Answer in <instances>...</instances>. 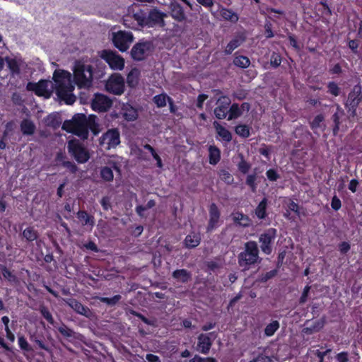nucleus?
<instances>
[{
  "label": "nucleus",
  "instance_id": "35",
  "mask_svg": "<svg viewBox=\"0 0 362 362\" xmlns=\"http://www.w3.org/2000/svg\"><path fill=\"white\" fill-rule=\"evenodd\" d=\"M170 100L171 98L164 93L156 95L153 98V101L158 107H165L166 105L167 101L170 103Z\"/></svg>",
  "mask_w": 362,
  "mask_h": 362
},
{
  "label": "nucleus",
  "instance_id": "12",
  "mask_svg": "<svg viewBox=\"0 0 362 362\" xmlns=\"http://www.w3.org/2000/svg\"><path fill=\"white\" fill-rule=\"evenodd\" d=\"M151 49V44L150 42H139L132 47L131 54L134 59L140 61L149 54Z\"/></svg>",
  "mask_w": 362,
  "mask_h": 362
},
{
  "label": "nucleus",
  "instance_id": "3",
  "mask_svg": "<svg viewBox=\"0 0 362 362\" xmlns=\"http://www.w3.org/2000/svg\"><path fill=\"white\" fill-rule=\"evenodd\" d=\"M259 250L257 245L254 241L247 242L245 245V250L238 256L239 265L244 269H247L249 266L255 264L259 259Z\"/></svg>",
  "mask_w": 362,
  "mask_h": 362
},
{
  "label": "nucleus",
  "instance_id": "29",
  "mask_svg": "<svg viewBox=\"0 0 362 362\" xmlns=\"http://www.w3.org/2000/svg\"><path fill=\"white\" fill-rule=\"evenodd\" d=\"M213 125L216 129V133L220 137H221L223 140L226 141H230L232 139L230 132L224 127L221 125L218 122H214Z\"/></svg>",
  "mask_w": 362,
  "mask_h": 362
},
{
  "label": "nucleus",
  "instance_id": "56",
  "mask_svg": "<svg viewBox=\"0 0 362 362\" xmlns=\"http://www.w3.org/2000/svg\"><path fill=\"white\" fill-rule=\"evenodd\" d=\"M255 176L253 175H249L247 177L246 183L252 189V191L255 190Z\"/></svg>",
  "mask_w": 362,
  "mask_h": 362
},
{
  "label": "nucleus",
  "instance_id": "55",
  "mask_svg": "<svg viewBox=\"0 0 362 362\" xmlns=\"http://www.w3.org/2000/svg\"><path fill=\"white\" fill-rule=\"evenodd\" d=\"M250 167V165L243 160H242L238 164L239 170L243 173H246L249 170Z\"/></svg>",
  "mask_w": 362,
  "mask_h": 362
},
{
  "label": "nucleus",
  "instance_id": "48",
  "mask_svg": "<svg viewBox=\"0 0 362 362\" xmlns=\"http://www.w3.org/2000/svg\"><path fill=\"white\" fill-rule=\"evenodd\" d=\"M344 110L339 107V105H337V112L333 115L332 119L335 124V128H339V119L343 115Z\"/></svg>",
  "mask_w": 362,
  "mask_h": 362
},
{
  "label": "nucleus",
  "instance_id": "6",
  "mask_svg": "<svg viewBox=\"0 0 362 362\" xmlns=\"http://www.w3.org/2000/svg\"><path fill=\"white\" fill-rule=\"evenodd\" d=\"M99 144L105 150L115 148L120 144L119 132L115 129L108 130L99 139Z\"/></svg>",
  "mask_w": 362,
  "mask_h": 362
},
{
  "label": "nucleus",
  "instance_id": "38",
  "mask_svg": "<svg viewBox=\"0 0 362 362\" xmlns=\"http://www.w3.org/2000/svg\"><path fill=\"white\" fill-rule=\"evenodd\" d=\"M173 277L182 282H186L189 279V274L185 269H178L173 272Z\"/></svg>",
  "mask_w": 362,
  "mask_h": 362
},
{
  "label": "nucleus",
  "instance_id": "34",
  "mask_svg": "<svg viewBox=\"0 0 362 362\" xmlns=\"http://www.w3.org/2000/svg\"><path fill=\"white\" fill-rule=\"evenodd\" d=\"M134 19L138 23L139 25H148V18L144 11H139L134 13Z\"/></svg>",
  "mask_w": 362,
  "mask_h": 362
},
{
  "label": "nucleus",
  "instance_id": "59",
  "mask_svg": "<svg viewBox=\"0 0 362 362\" xmlns=\"http://www.w3.org/2000/svg\"><path fill=\"white\" fill-rule=\"evenodd\" d=\"M48 125L52 126L53 127H57L59 125V122L57 120V117L54 116L49 115L47 118Z\"/></svg>",
  "mask_w": 362,
  "mask_h": 362
},
{
  "label": "nucleus",
  "instance_id": "14",
  "mask_svg": "<svg viewBox=\"0 0 362 362\" xmlns=\"http://www.w3.org/2000/svg\"><path fill=\"white\" fill-rule=\"evenodd\" d=\"M112 105L111 100L105 95L95 94L92 100V109L100 112L107 111Z\"/></svg>",
  "mask_w": 362,
  "mask_h": 362
},
{
  "label": "nucleus",
  "instance_id": "33",
  "mask_svg": "<svg viewBox=\"0 0 362 362\" xmlns=\"http://www.w3.org/2000/svg\"><path fill=\"white\" fill-rule=\"evenodd\" d=\"M58 332L66 338H76V332L65 324L62 323L59 327H56Z\"/></svg>",
  "mask_w": 362,
  "mask_h": 362
},
{
  "label": "nucleus",
  "instance_id": "47",
  "mask_svg": "<svg viewBox=\"0 0 362 362\" xmlns=\"http://www.w3.org/2000/svg\"><path fill=\"white\" fill-rule=\"evenodd\" d=\"M235 133L240 136L247 137L250 135L249 128L247 125L240 124L235 127Z\"/></svg>",
  "mask_w": 362,
  "mask_h": 362
},
{
  "label": "nucleus",
  "instance_id": "30",
  "mask_svg": "<svg viewBox=\"0 0 362 362\" xmlns=\"http://www.w3.org/2000/svg\"><path fill=\"white\" fill-rule=\"evenodd\" d=\"M201 238L199 233H191L185 240V244L187 247L193 248L199 245Z\"/></svg>",
  "mask_w": 362,
  "mask_h": 362
},
{
  "label": "nucleus",
  "instance_id": "21",
  "mask_svg": "<svg viewBox=\"0 0 362 362\" xmlns=\"http://www.w3.org/2000/svg\"><path fill=\"white\" fill-rule=\"evenodd\" d=\"M121 114L127 121H134L137 117V111L129 104H123L121 109Z\"/></svg>",
  "mask_w": 362,
  "mask_h": 362
},
{
  "label": "nucleus",
  "instance_id": "49",
  "mask_svg": "<svg viewBox=\"0 0 362 362\" xmlns=\"http://www.w3.org/2000/svg\"><path fill=\"white\" fill-rule=\"evenodd\" d=\"M121 298L120 295L114 296L112 298H100V300L109 305H115Z\"/></svg>",
  "mask_w": 362,
  "mask_h": 362
},
{
  "label": "nucleus",
  "instance_id": "20",
  "mask_svg": "<svg viewBox=\"0 0 362 362\" xmlns=\"http://www.w3.org/2000/svg\"><path fill=\"white\" fill-rule=\"evenodd\" d=\"M20 128L22 134L26 136L33 135L36 129L35 124L29 119H23L21 122Z\"/></svg>",
  "mask_w": 362,
  "mask_h": 362
},
{
  "label": "nucleus",
  "instance_id": "10",
  "mask_svg": "<svg viewBox=\"0 0 362 362\" xmlns=\"http://www.w3.org/2000/svg\"><path fill=\"white\" fill-rule=\"evenodd\" d=\"M49 82L47 80L41 79L37 83L28 82L26 85V89L28 91H33L37 96H44L49 98L51 93L48 90Z\"/></svg>",
  "mask_w": 362,
  "mask_h": 362
},
{
  "label": "nucleus",
  "instance_id": "24",
  "mask_svg": "<svg viewBox=\"0 0 362 362\" xmlns=\"http://www.w3.org/2000/svg\"><path fill=\"white\" fill-rule=\"evenodd\" d=\"M0 271L3 278L11 284H16L18 282L16 275L8 269L6 265L0 264Z\"/></svg>",
  "mask_w": 362,
  "mask_h": 362
},
{
  "label": "nucleus",
  "instance_id": "22",
  "mask_svg": "<svg viewBox=\"0 0 362 362\" xmlns=\"http://www.w3.org/2000/svg\"><path fill=\"white\" fill-rule=\"evenodd\" d=\"M171 16L175 20L179 22H182L186 19V15L183 8L177 3L172 4Z\"/></svg>",
  "mask_w": 362,
  "mask_h": 362
},
{
  "label": "nucleus",
  "instance_id": "2",
  "mask_svg": "<svg viewBox=\"0 0 362 362\" xmlns=\"http://www.w3.org/2000/svg\"><path fill=\"white\" fill-rule=\"evenodd\" d=\"M88 127L90 128V115L88 119L83 114H76L70 120H65L62 124V129L78 136L82 139L88 136Z\"/></svg>",
  "mask_w": 362,
  "mask_h": 362
},
{
  "label": "nucleus",
  "instance_id": "60",
  "mask_svg": "<svg viewBox=\"0 0 362 362\" xmlns=\"http://www.w3.org/2000/svg\"><path fill=\"white\" fill-rule=\"evenodd\" d=\"M310 289V287L307 286L304 288V290H303V292L302 293V296L300 298V303H305L306 300H307V297L308 296V293H309V291Z\"/></svg>",
  "mask_w": 362,
  "mask_h": 362
},
{
  "label": "nucleus",
  "instance_id": "27",
  "mask_svg": "<svg viewBox=\"0 0 362 362\" xmlns=\"http://www.w3.org/2000/svg\"><path fill=\"white\" fill-rule=\"evenodd\" d=\"M69 305L77 313L85 315L86 317L88 316V313L90 312L88 308L83 305V304H81L80 302H78L76 299H70L69 302Z\"/></svg>",
  "mask_w": 362,
  "mask_h": 362
},
{
  "label": "nucleus",
  "instance_id": "36",
  "mask_svg": "<svg viewBox=\"0 0 362 362\" xmlns=\"http://www.w3.org/2000/svg\"><path fill=\"white\" fill-rule=\"evenodd\" d=\"M233 218L235 222L243 226H248L250 225V220L247 216L240 213H235L233 214Z\"/></svg>",
  "mask_w": 362,
  "mask_h": 362
},
{
  "label": "nucleus",
  "instance_id": "52",
  "mask_svg": "<svg viewBox=\"0 0 362 362\" xmlns=\"http://www.w3.org/2000/svg\"><path fill=\"white\" fill-rule=\"evenodd\" d=\"M78 218L81 221H84L86 224L89 223L90 220V215L86 211H79L78 212Z\"/></svg>",
  "mask_w": 362,
  "mask_h": 362
},
{
  "label": "nucleus",
  "instance_id": "9",
  "mask_svg": "<svg viewBox=\"0 0 362 362\" xmlns=\"http://www.w3.org/2000/svg\"><path fill=\"white\" fill-rule=\"evenodd\" d=\"M106 90L115 95H121L124 90V81L123 77L118 74L112 75L105 84Z\"/></svg>",
  "mask_w": 362,
  "mask_h": 362
},
{
  "label": "nucleus",
  "instance_id": "16",
  "mask_svg": "<svg viewBox=\"0 0 362 362\" xmlns=\"http://www.w3.org/2000/svg\"><path fill=\"white\" fill-rule=\"evenodd\" d=\"M166 14L163 12L160 11L156 8L152 9L147 16L148 18V25L152 27L155 25H159L160 26L164 25V18Z\"/></svg>",
  "mask_w": 362,
  "mask_h": 362
},
{
  "label": "nucleus",
  "instance_id": "41",
  "mask_svg": "<svg viewBox=\"0 0 362 362\" xmlns=\"http://www.w3.org/2000/svg\"><path fill=\"white\" fill-rule=\"evenodd\" d=\"M279 323L275 320L267 325L264 329V333L267 337L272 336L275 332L279 329Z\"/></svg>",
  "mask_w": 362,
  "mask_h": 362
},
{
  "label": "nucleus",
  "instance_id": "62",
  "mask_svg": "<svg viewBox=\"0 0 362 362\" xmlns=\"http://www.w3.org/2000/svg\"><path fill=\"white\" fill-rule=\"evenodd\" d=\"M337 360L339 362H347L348 361V355L347 353L341 352L337 354Z\"/></svg>",
  "mask_w": 362,
  "mask_h": 362
},
{
  "label": "nucleus",
  "instance_id": "31",
  "mask_svg": "<svg viewBox=\"0 0 362 362\" xmlns=\"http://www.w3.org/2000/svg\"><path fill=\"white\" fill-rule=\"evenodd\" d=\"M140 71L138 69H132L127 75V83L130 87H135L138 83Z\"/></svg>",
  "mask_w": 362,
  "mask_h": 362
},
{
  "label": "nucleus",
  "instance_id": "18",
  "mask_svg": "<svg viewBox=\"0 0 362 362\" xmlns=\"http://www.w3.org/2000/svg\"><path fill=\"white\" fill-rule=\"evenodd\" d=\"M245 40V36L243 33H240L237 35H235L227 45V46L225 48L224 52L226 54H230L233 52V50H235L236 48H238L239 46H240L244 41Z\"/></svg>",
  "mask_w": 362,
  "mask_h": 362
},
{
  "label": "nucleus",
  "instance_id": "45",
  "mask_svg": "<svg viewBox=\"0 0 362 362\" xmlns=\"http://www.w3.org/2000/svg\"><path fill=\"white\" fill-rule=\"evenodd\" d=\"M100 175L105 181L107 182L112 180L114 177L112 170L107 167L101 169Z\"/></svg>",
  "mask_w": 362,
  "mask_h": 362
},
{
  "label": "nucleus",
  "instance_id": "51",
  "mask_svg": "<svg viewBox=\"0 0 362 362\" xmlns=\"http://www.w3.org/2000/svg\"><path fill=\"white\" fill-rule=\"evenodd\" d=\"M33 341L41 349H43L49 353L52 352V349L50 347L45 343V341L42 339H39L37 338H35Z\"/></svg>",
  "mask_w": 362,
  "mask_h": 362
},
{
  "label": "nucleus",
  "instance_id": "26",
  "mask_svg": "<svg viewBox=\"0 0 362 362\" xmlns=\"http://www.w3.org/2000/svg\"><path fill=\"white\" fill-rule=\"evenodd\" d=\"M220 15L223 20L233 23H237L239 20L238 13L229 8H221L220 9Z\"/></svg>",
  "mask_w": 362,
  "mask_h": 362
},
{
  "label": "nucleus",
  "instance_id": "46",
  "mask_svg": "<svg viewBox=\"0 0 362 362\" xmlns=\"http://www.w3.org/2000/svg\"><path fill=\"white\" fill-rule=\"evenodd\" d=\"M219 177L221 180L224 181L228 185L232 184L234 180L233 175L225 170H220Z\"/></svg>",
  "mask_w": 362,
  "mask_h": 362
},
{
  "label": "nucleus",
  "instance_id": "44",
  "mask_svg": "<svg viewBox=\"0 0 362 362\" xmlns=\"http://www.w3.org/2000/svg\"><path fill=\"white\" fill-rule=\"evenodd\" d=\"M40 312L42 317L51 325H54V320L52 313L49 312L48 308L45 306H42L40 308Z\"/></svg>",
  "mask_w": 362,
  "mask_h": 362
},
{
  "label": "nucleus",
  "instance_id": "23",
  "mask_svg": "<svg viewBox=\"0 0 362 362\" xmlns=\"http://www.w3.org/2000/svg\"><path fill=\"white\" fill-rule=\"evenodd\" d=\"M5 62L7 64V67L13 76L18 75L21 73V63L16 58H11L6 57Z\"/></svg>",
  "mask_w": 362,
  "mask_h": 362
},
{
  "label": "nucleus",
  "instance_id": "39",
  "mask_svg": "<svg viewBox=\"0 0 362 362\" xmlns=\"http://www.w3.org/2000/svg\"><path fill=\"white\" fill-rule=\"evenodd\" d=\"M233 63L237 66L247 68L249 66L250 62L247 57L238 56L234 59Z\"/></svg>",
  "mask_w": 362,
  "mask_h": 362
},
{
  "label": "nucleus",
  "instance_id": "28",
  "mask_svg": "<svg viewBox=\"0 0 362 362\" xmlns=\"http://www.w3.org/2000/svg\"><path fill=\"white\" fill-rule=\"evenodd\" d=\"M325 117L323 115L320 114L315 117L313 121L310 122V126L312 129L315 132H322L325 128V124H324Z\"/></svg>",
  "mask_w": 362,
  "mask_h": 362
},
{
  "label": "nucleus",
  "instance_id": "50",
  "mask_svg": "<svg viewBox=\"0 0 362 362\" xmlns=\"http://www.w3.org/2000/svg\"><path fill=\"white\" fill-rule=\"evenodd\" d=\"M62 166L67 168L71 173H76L78 170L76 165L74 163L69 160L63 161Z\"/></svg>",
  "mask_w": 362,
  "mask_h": 362
},
{
  "label": "nucleus",
  "instance_id": "11",
  "mask_svg": "<svg viewBox=\"0 0 362 362\" xmlns=\"http://www.w3.org/2000/svg\"><path fill=\"white\" fill-rule=\"evenodd\" d=\"M362 101V91L360 86H355L351 93L349 94L346 106L349 110L352 111L353 115L355 114L356 107Z\"/></svg>",
  "mask_w": 362,
  "mask_h": 362
},
{
  "label": "nucleus",
  "instance_id": "7",
  "mask_svg": "<svg viewBox=\"0 0 362 362\" xmlns=\"http://www.w3.org/2000/svg\"><path fill=\"white\" fill-rule=\"evenodd\" d=\"M74 81L78 88L90 87V78H88L85 74V65L76 61L74 66Z\"/></svg>",
  "mask_w": 362,
  "mask_h": 362
},
{
  "label": "nucleus",
  "instance_id": "57",
  "mask_svg": "<svg viewBox=\"0 0 362 362\" xmlns=\"http://www.w3.org/2000/svg\"><path fill=\"white\" fill-rule=\"evenodd\" d=\"M208 98V95L205 94L199 95L197 98V107L202 109L203 107V103Z\"/></svg>",
  "mask_w": 362,
  "mask_h": 362
},
{
  "label": "nucleus",
  "instance_id": "32",
  "mask_svg": "<svg viewBox=\"0 0 362 362\" xmlns=\"http://www.w3.org/2000/svg\"><path fill=\"white\" fill-rule=\"evenodd\" d=\"M209 153L210 164H212V165L216 164L220 160V158H221V153H220L219 149L214 146H210L209 148Z\"/></svg>",
  "mask_w": 362,
  "mask_h": 362
},
{
  "label": "nucleus",
  "instance_id": "4",
  "mask_svg": "<svg viewBox=\"0 0 362 362\" xmlns=\"http://www.w3.org/2000/svg\"><path fill=\"white\" fill-rule=\"evenodd\" d=\"M67 149L68 152L79 163H86L90 158L89 153L86 150L82 143L76 139L68 141Z\"/></svg>",
  "mask_w": 362,
  "mask_h": 362
},
{
  "label": "nucleus",
  "instance_id": "40",
  "mask_svg": "<svg viewBox=\"0 0 362 362\" xmlns=\"http://www.w3.org/2000/svg\"><path fill=\"white\" fill-rule=\"evenodd\" d=\"M228 112H229V115L228 117V120L235 119L240 116V115L242 114V112L237 104H233L228 109Z\"/></svg>",
  "mask_w": 362,
  "mask_h": 362
},
{
  "label": "nucleus",
  "instance_id": "19",
  "mask_svg": "<svg viewBox=\"0 0 362 362\" xmlns=\"http://www.w3.org/2000/svg\"><path fill=\"white\" fill-rule=\"evenodd\" d=\"M211 346V341L209 337L206 334H200L198 337V349L204 354H208Z\"/></svg>",
  "mask_w": 362,
  "mask_h": 362
},
{
  "label": "nucleus",
  "instance_id": "64",
  "mask_svg": "<svg viewBox=\"0 0 362 362\" xmlns=\"http://www.w3.org/2000/svg\"><path fill=\"white\" fill-rule=\"evenodd\" d=\"M257 362H272V358L267 356H259L256 358Z\"/></svg>",
  "mask_w": 362,
  "mask_h": 362
},
{
  "label": "nucleus",
  "instance_id": "37",
  "mask_svg": "<svg viewBox=\"0 0 362 362\" xmlns=\"http://www.w3.org/2000/svg\"><path fill=\"white\" fill-rule=\"evenodd\" d=\"M267 199H264L255 209V214L259 218L262 219L266 216Z\"/></svg>",
  "mask_w": 362,
  "mask_h": 362
},
{
  "label": "nucleus",
  "instance_id": "54",
  "mask_svg": "<svg viewBox=\"0 0 362 362\" xmlns=\"http://www.w3.org/2000/svg\"><path fill=\"white\" fill-rule=\"evenodd\" d=\"M328 88H329V91L332 95H334L335 96L339 95V88L338 86L335 83L330 82L328 84Z\"/></svg>",
  "mask_w": 362,
  "mask_h": 362
},
{
  "label": "nucleus",
  "instance_id": "53",
  "mask_svg": "<svg viewBox=\"0 0 362 362\" xmlns=\"http://www.w3.org/2000/svg\"><path fill=\"white\" fill-rule=\"evenodd\" d=\"M189 362H216V361L214 358H202L196 355Z\"/></svg>",
  "mask_w": 362,
  "mask_h": 362
},
{
  "label": "nucleus",
  "instance_id": "61",
  "mask_svg": "<svg viewBox=\"0 0 362 362\" xmlns=\"http://www.w3.org/2000/svg\"><path fill=\"white\" fill-rule=\"evenodd\" d=\"M144 148H145L146 149L148 150V151L151 153V154H152V156H153V158H154L156 161H158L159 160H160V156H159L156 153V151H154V149L153 148V147H152L151 146H150V145H148V144H146V145L144 146Z\"/></svg>",
  "mask_w": 362,
  "mask_h": 362
},
{
  "label": "nucleus",
  "instance_id": "63",
  "mask_svg": "<svg viewBox=\"0 0 362 362\" xmlns=\"http://www.w3.org/2000/svg\"><path fill=\"white\" fill-rule=\"evenodd\" d=\"M146 358L148 362H160L159 357L156 355L148 354L146 356Z\"/></svg>",
  "mask_w": 362,
  "mask_h": 362
},
{
  "label": "nucleus",
  "instance_id": "1",
  "mask_svg": "<svg viewBox=\"0 0 362 362\" xmlns=\"http://www.w3.org/2000/svg\"><path fill=\"white\" fill-rule=\"evenodd\" d=\"M53 80L56 83L55 90L57 97L64 101L66 105L74 104L76 96L71 93L74 89L71 74L65 70H55L53 74Z\"/></svg>",
  "mask_w": 362,
  "mask_h": 362
},
{
  "label": "nucleus",
  "instance_id": "42",
  "mask_svg": "<svg viewBox=\"0 0 362 362\" xmlns=\"http://www.w3.org/2000/svg\"><path fill=\"white\" fill-rule=\"evenodd\" d=\"M156 205V202L153 199H151L148 202V203L146 204V205L145 206H137L136 207V213L138 214L139 216H144V211L148 209H151L153 208V206H155Z\"/></svg>",
  "mask_w": 362,
  "mask_h": 362
},
{
  "label": "nucleus",
  "instance_id": "5",
  "mask_svg": "<svg viewBox=\"0 0 362 362\" xmlns=\"http://www.w3.org/2000/svg\"><path fill=\"white\" fill-rule=\"evenodd\" d=\"M112 41L114 45L121 52L127 51L134 41L131 32L119 30L112 32Z\"/></svg>",
  "mask_w": 362,
  "mask_h": 362
},
{
  "label": "nucleus",
  "instance_id": "8",
  "mask_svg": "<svg viewBox=\"0 0 362 362\" xmlns=\"http://www.w3.org/2000/svg\"><path fill=\"white\" fill-rule=\"evenodd\" d=\"M100 57L114 70H122L124 67V59L115 52L103 50L100 54Z\"/></svg>",
  "mask_w": 362,
  "mask_h": 362
},
{
  "label": "nucleus",
  "instance_id": "43",
  "mask_svg": "<svg viewBox=\"0 0 362 362\" xmlns=\"http://www.w3.org/2000/svg\"><path fill=\"white\" fill-rule=\"evenodd\" d=\"M18 346L21 350L28 351V352L33 351L32 347L28 344L27 339H25V337L24 336L18 337Z\"/></svg>",
  "mask_w": 362,
  "mask_h": 362
},
{
  "label": "nucleus",
  "instance_id": "58",
  "mask_svg": "<svg viewBox=\"0 0 362 362\" xmlns=\"http://www.w3.org/2000/svg\"><path fill=\"white\" fill-rule=\"evenodd\" d=\"M331 206L333 209L338 210L341 208V201L336 196L332 199Z\"/></svg>",
  "mask_w": 362,
  "mask_h": 362
},
{
  "label": "nucleus",
  "instance_id": "25",
  "mask_svg": "<svg viewBox=\"0 0 362 362\" xmlns=\"http://www.w3.org/2000/svg\"><path fill=\"white\" fill-rule=\"evenodd\" d=\"M39 237V233L33 226H28L22 232V238L28 243H32L36 240Z\"/></svg>",
  "mask_w": 362,
  "mask_h": 362
},
{
  "label": "nucleus",
  "instance_id": "13",
  "mask_svg": "<svg viewBox=\"0 0 362 362\" xmlns=\"http://www.w3.org/2000/svg\"><path fill=\"white\" fill-rule=\"evenodd\" d=\"M276 237V230L270 228L259 236L261 249L263 252L269 255L272 252L271 243Z\"/></svg>",
  "mask_w": 362,
  "mask_h": 362
},
{
  "label": "nucleus",
  "instance_id": "17",
  "mask_svg": "<svg viewBox=\"0 0 362 362\" xmlns=\"http://www.w3.org/2000/svg\"><path fill=\"white\" fill-rule=\"evenodd\" d=\"M220 218V213L217 206L212 204L209 209V221L207 227V230L211 231L216 228Z\"/></svg>",
  "mask_w": 362,
  "mask_h": 362
},
{
  "label": "nucleus",
  "instance_id": "15",
  "mask_svg": "<svg viewBox=\"0 0 362 362\" xmlns=\"http://www.w3.org/2000/svg\"><path fill=\"white\" fill-rule=\"evenodd\" d=\"M230 104V100L228 97L223 96L218 100V106L214 109V114L218 119L226 118Z\"/></svg>",
  "mask_w": 362,
  "mask_h": 362
}]
</instances>
